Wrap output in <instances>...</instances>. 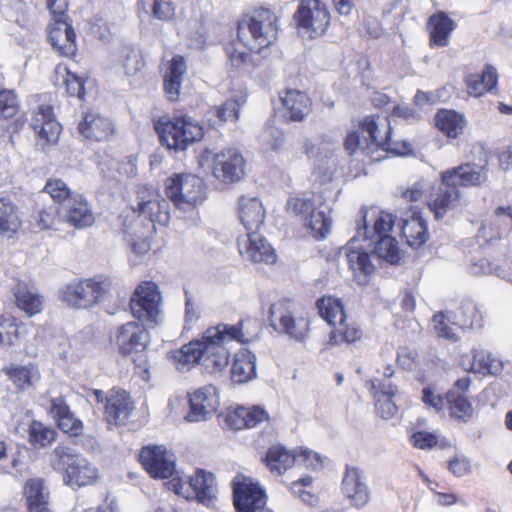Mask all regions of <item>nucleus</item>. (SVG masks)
I'll list each match as a JSON object with an SVG mask.
<instances>
[{"label": "nucleus", "instance_id": "nucleus-1", "mask_svg": "<svg viewBox=\"0 0 512 512\" xmlns=\"http://www.w3.org/2000/svg\"><path fill=\"white\" fill-rule=\"evenodd\" d=\"M257 326L252 319L241 320L235 325L219 324L208 328L200 340L191 341L179 350L169 352V358L179 371L190 370L200 362L208 373L222 371L228 364V345L237 341L246 343L255 335L250 328Z\"/></svg>", "mask_w": 512, "mask_h": 512}, {"label": "nucleus", "instance_id": "nucleus-2", "mask_svg": "<svg viewBox=\"0 0 512 512\" xmlns=\"http://www.w3.org/2000/svg\"><path fill=\"white\" fill-rule=\"evenodd\" d=\"M392 129L387 117L366 116L357 130L350 132L345 139V149L350 155L371 156L379 149L403 156L412 151L407 141H393Z\"/></svg>", "mask_w": 512, "mask_h": 512}, {"label": "nucleus", "instance_id": "nucleus-3", "mask_svg": "<svg viewBox=\"0 0 512 512\" xmlns=\"http://www.w3.org/2000/svg\"><path fill=\"white\" fill-rule=\"evenodd\" d=\"M480 181L476 164L466 163L441 173V185L431 193L428 206L436 219H441L449 210L456 208L460 201L458 186H473Z\"/></svg>", "mask_w": 512, "mask_h": 512}, {"label": "nucleus", "instance_id": "nucleus-4", "mask_svg": "<svg viewBox=\"0 0 512 512\" xmlns=\"http://www.w3.org/2000/svg\"><path fill=\"white\" fill-rule=\"evenodd\" d=\"M277 17L268 8L255 9L238 24V41L253 52H260L277 39Z\"/></svg>", "mask_w": 512, "mask_h": 512}, {"label": "nucleus", "instance_id": "nucleus-5", "mask_svg": "<svg viewBox=\"0 0 512 512\" xmlns=\"http://www.w3.org/2000/svg\"><path fill=\"white\" fill-rule=\"evenodd\" d=\"M286 208L304 221L316 239L325 238L331 231L330 208L322 193L313 192L302 197L288 199Z\"/></svg>", "mask_w": 512, "mask_h": 512}, {"label": "nucleus", "instance_id": "nucleus-6", "mask_svg": "<svg viewBox=\"0 0 512 512\" xmlns=\"http://www.w3.org/2000/svg\"><path fill=\"white\" fill-rule=\"evenodd\" d=\"M113 340L122 355L132 356L140 378L149 380L150 363L146 348L150 342V336L146 328L137 322H127L117 328Z\"/></svg>", "mask_w": 512, "mask_h": 512}, {"label": "nucleus", "instance_id": "nucleus-7", "mask_svg": "<svg viewBox=\"0 0 512 512\" xmlns=\"http://www.w3.org/2000/svg\"><path fill=\"white\" fill-rule=\"evenodd\" d=\"M50 463L55 471L62 472L65 484L82 487L95 483L98 471L75 449L59 445L50 456Z\"/></svg>", "mask_w": 512, "mask_h": 512}, {"label": "nucleus", "instance_id": "nucleus-8", "mask_svg": "<svg viewBox=\"0 0 512 512\" xmlns=\"http://www.w3.org/2000/svg\"><path fill=\"white\" fill-rule=\"evenodd\" d=\"M271 326L289 337L301 341L309 329V315L306 308L293 300H279L269 311Z\"/></svg>", "mask_w": 512, "mask_h": 512}, {"label": "nucleus", "instance_id": "nucleus-9", "mask_svg": "<svg viewBox=\"0 0 512 512\" xmlns=\"http://www.w3.org/2000/svg\"><path fill=\"white\" fill-rule=\"evenodd\" d=\"M155 130L161 143L174 151H183L203 137L202 127L190 117L160 118Z\"/></svg>", "mask_w": 512, "mask_h": 512}, {"label": "nucleus", "instance_id": "nucleus-10", "mask_svg": "<svg viewBox=\"0 0 512 512\" xmlns=\"http://www.w3.org/2000/svg\"><path fill=\"white\" fill-rule=\"evenodd\" d=\"M166 194L175 208L182 211L194 210L206 198L203 180L191 174H178L167 179Z\"/></svg>", "mask_w": 512, "mask_h": 512}, {"label": "nucleus", "instance_id": "nucleus-11", "mask_svg": "<svg viewBox=\"0 0 512 512\" xmlns=\"http://www.w3.org/2000/svg\"><path fill=\"white\" fill-rule=\"evenodd\" d=\"M110 283L98 278L74 280L60 290V299L74 308H88L96 304L109 290Z\"/></svg>", "mask_w": 512, "mask_h": 512}, {"label": "nucleus", "instance_id": "nucleus-12", "mask_svg": "<svg viewBox=\"0 0 512 512\" xmlns=\"http://www.w3.org/2000/svg\"><path fill=\"white\" fill-rule=\"evenodd\" d=\"M130 308L139 321L157 324L161 320V294L154 282L145 281L136 288Z\"/></svg>", "mask_w": 512, "mask_h": 512}, {"label": "nucleus", "instance_id": "nucleus-13", "mask_svg": "<svg viewBox=\"0 0 512 512\" xmlns=\"http://www.w3.org/2000/svg\"><path fill=\"white\" fill-rule=\"evenodd\" d=\"M294 17L299 32L308 38L321 36L330 23L329 12L319 0H303Z\"/></svg>", "mask_w": 512, "mask_h": 512}, {"label": "nucleus", "instance_id": "nucleus-14", "mask_svg": "<svg viewBox=\"0 0 512 512\" xmlns=\"http://www.w3.org/2000/svg\"><path fill=\"white\" fill-rule=\"evenodd\" d=\"M246 162L242 153L235 148L223 149L212 157V174L224 184H234L245 176Z\"/></svg>", "mask_w": 512, "mask_h": 512}, {"label": "nucleus", "instance_id": "nucleus-15", "mask_svg": "<svg viewBox=\"0 0 512 512\" xmlns=\"http://www.w3.org/2000/svg\"><path fill=\"white\" fill-rule=\"evenodd\" d=\"M177 494L186 498L194 497L199 502L209 505L217 494L216 480L212 473L205 470H197L186 480H179L174 484Z\"/></svg>", "mask_w": 512, "mask_h": 512}, {"label": "nucleus", "instance_id": "nucleus-16", "mask_svg": "<svg viewBox=\"0 0 512 512\" xmlns=\"http://www.w3.org/2000/svg\"><path fill=\"white\" fill-rule=\"evenodd\" d=\"M234 506L238 512H257L266 505V494L258 483L244 475L233 480Z\"/></svg>", "mask_w": 512, "mask_h": 512}, {"label": "nucleus", "instance_id": "nucleus-17", "mask_svg": "<svg viewBox=\"0 0 512 512\" xmlns=\"http://www.w3.org/2000/svg\"><path fill=\"white\" fill-rule=\"evenodd\" d=\"M140 462L153 478L167 479L175 472V456L161 445L143 447L139 454Z\"/></svg>", "mask_w": 512, "mask_h": 512}, {"label": "nucleus", "instance_id": "nucleus-18", "mask_svg": "<svg viewBox=\"0 0 512 512\" xmlns=\"http://www.w3.org/2000/svg\"><path fill=\"white\" fill-rule=\"evenodd\" d=\"M138 209L141 215L146 216L150 222L165 226L170 219V204L167 199L160 196L154 187L139 186Z\"/></svg>", "mask_w": 512, "mask_h": 512}, {"label": "nucleus", "instance_id": "nucleus-19", "mask_svg": "<svg viewBox=\"0 0 512 512\" xmlns=\"http://www.w3.org/2000/svg\"><path fill=\"white\" fill-rule=\"evenodd\" d=\"M341 490L349 504L356 509L365 507L371 499L367 476L362 469L355 466H346Z\"/></svg>", "mask_w": 512, "mask_h": 512}, {"label": "nucleus", "instance_id": "nucleus-20", "mask_svg": "<svg viewBox=\"0 0 512 512\" xmlns=\"http://www.w3.org/2000/svg\"><path fill=\"white\" fill-rule=\"evenodd\" d=\"M359 237H361L360 229L357 230V235L341 249L340 253H344L356 282L360 285H365L368 283V278L373 274L375 265L372 263L367 249L362 245H358Z\"/></svg>", "mask_w": 512, "mask_h": 512}, {"label": "nucleus", "instance_id": "nucleus-21", "mask_svg": "<svg viewBox=\"0 0 512 512\" xmlns=\"http://www.w3.org/2000/svg\"><path fill=\"white\" fill-rule=\"evenodd\" d=\"M240 255L254 263L274 264L277 256L273 247L258 233V230L247 231L238 238Z\"/></svg>", "mask_w": 512, "mask_h": 512}, {"label": "nucleus", "instance_id": "nucleus-22", "mask_svg": "<svg viewBox=\"0 0 512 512\" xmlns=\"http://www.w3.org/2000/svg\"><path fill=\"white\" fill-rule=\"evenodd\" d=\"M190 409L185 420L200 422L208 420L217 410L219 398L216 387L207 385L189 394Z\"/></svg>", "mask_w": 512, "mask_h": 512}, {"label": "nucleus", "instance_id": "nucleus-23", "mask_svg": "<svg viewBox=\"0 0 512 512\" xmlns=\"http://www.w3.org/2000/svg\"><path fill=\"white\" fill-rule=\"evenodd\" d=\"M63 222L77 229L90 227L94 224L95 217L91 205L85 197L79 193L70 196L61 204Z\"/></svg>", "mask_w": 512, "mask_h": 512}, {"label": "nucleus", "instance_id": "nucleus-24", "mask_svg": "<svg viewBox=\"0 0 512 512\" xmlns=\"http://www.w3.org/2000/svg\"><path fill=\"white\" fill-rule=\"evenodd\" d=\"M31 127L45 144H55L61 133V125L56 120L51 105H39L33 111Z\"/></svg>", "mask_w": 512, "mask_h": 512}, {"label": "nucleus", "instance_id": "nucleus-25", "mask_svg": "<svg viewBox=\"0 0 512 512\" xmlns=\"http://www.w3.org/2000/svg\"><path fill=\"white\" fill-rule=\"evenodd\" d=\"M48 37L52 47L61 56L70 57L76 53V34L66 17L54 19V22L50 24Z\"/></svg>", "mask_w": 512, "mask_h": 512}, {"label": "nucleus", "instance_id": "nucleus-26", "mask_svg": "<svg viewBox=\"0 0 512 512\" xmlns=\"http://www.w3.org/2000/svg\"><path fill=\"white\" fill-rule=\"evenodd\" d=\"M363 226L359 227L363 240H376L381 236L389 235L394 220L391 214L378 211L376 208H362Z\"/></svg>", "mask_w": 512, "mask_h": 512}, {"label": "nucleus", "instance_id": "nucleus-27", "mask_svg": "<svg viewBox=\"0 0 512 512\" xmlns=\"http://www.w3.org/2000/svg\"><path fill=\"white\" fill-rule=\"evenodd\" d=\"M470 384V377L460 378L455 382L454 387L450 389L445 396L449 415L459 421H467L473 413L471 404L464 396V393L468 390Z\"/></svg>", "mask_w": 512, "mask_h": 512}, {"label": "nucleus", "instance_id": "nucleus-28", "mask_svg": "<svg viewBox=\"0 0 512 512\" xmlns=\"http://www.w3.org/2000/svg\"><path fill=\"white\" fill-rule=\"evenodd\" d=\"M283 117L289 121H302L311 111V100L299 90L288 89L280 95Z\"/></svg>", "mask_w": 512, "mask_h": 512}, {"label": "nucleus", "instance_id": "nucleus-29", "mask_svg": "<svg viewBox=\"0 0 512 512\" xmlns=\"http://www.w3.org/2000/svg\"><path fill=\"white\" fill-rule=\"evenodd\" d=\"M133 410L126 391L110 390L106 397L105 418L110 424H124Z\"/></svg>", "mask_w": 512, "mask_h": 512}, {"label": "nucleus", "instance_id": "nucleus-30", "mask_svg": "<svg viewBox=\"0 0 512 512\" xmlns=\"http://www.w3.org/2000/svg\"><path fill=\"white\" fill-rule=\"evenodd\" d=\"M29 512H49L50 492L43 479L32 478L25 482L23 488Z\"/></svg>", "mask_w": 512, "mask_h": 512}, {"label": "nucleus", "instance_id": "nucleus-31", "mask_svg": "<svg viewBox=\"0 0 512 512\" xmlns=\"http://www.w3.org/2000/svg\"><path fill=\"white\" fill-rule=\"evenodd\" d=\"M239 219L247 231L259 230L265 219V210L256 197L242 196L239 199Z\"/></svg>", "mask_w": 512, "mask_h": 512}, {"label": "nucleus", "instance_id": "nucleus-32", "mask_svg": "<svg viewBox=\"0 0 512 512\" xmlns=\"http://www.w3.org/2000/svg\"><path fill=\"white\" fill-rule=\"evenodd\" d=\"M187 71L185 60L182 56H174L164 76V91L170 101L179 98L182 79Z\"/></svg>", "mask_w": 512, "mask_h": 512}, {"label": "nucleus", "instance_id": "nucleus-33", "mask_svg": "<svg viewBox=\"0 0 512 512\" xmlns=\"http://www.w3.org/2000/svg\"><path fill=\"white\" fill-rule=\"evenodd\" d=\"M256 377V356L242 348L236 353L231 367V378L235 383H246Z\"/></svg>", "mask_w": 512, "mask_h": 512}, {"label": "nucleus", "instance_id": "nucleus-34", "mask_svg": "<svg viewBox=\"0 0 512 512\" xmlns=\"http://www.w3.org/2000/svg\"><path fill=\"white\" fill-rule=\"evenodd\" d=\"M401 231L410 247L419 248L428 240L427 224L420 213L414 212L410 218L403 219Z\"/></svg>", "mask_w": 512, "mask_h": 512}, {"label": "nucleus", "instance_id": "nucleus-35", "mask_svg": "<svg viewBox=\"0 0 512 512\" xmlns=\"http://www.w3.org/2000/svg\"><path fill=\"white\" fill-rule=\"evenodd\" d=\"M428 27L431 42L436 46L445 47L455 28V22L445 12L440 11L429 17Z\"/></svg>", "mask_w": 512, "mask_h": 512}, {"label": "nucleus", "instance_id": "nucleus-36", "mask_svg": "<svg viewBox=\"0 0 512 512\" xmlns=\"http://www.w3.org/2000/svg\"><path fill=\"white\" fill-rule=\"evenodd\" d=\"M79 132L87 139L101 141L112 132V124L109 119L91 112L79 124Z\"/></svg>", "mask_w": 512, "mask_h": 512}, {"label": "nucleus", "instance_id": "nucleus-37", "mask_svg": "<svg viewBox=\"0 0 512 512\" xmlns=\"http://www.w3.org/2000/svg\"><path fill=\"white\" fill-rule=\"evenodd\" d=\"M16 305L27 315L33 316L43 309L42 297L34 287L25 283H18L14 292Z\"/></svg>", "mask_w": 512, "mask_h": 512}, {"label": "nucleus", "instance_id": "nucleus-38", "mask_svg": "<svg viewBox=\"0 0 512 512\" xmlns=\"http://www.w3.org/2000/svg\"><path fill=\"white\" fill-rule=\"evenodd\" d=\"M265 463L272 473L282 475L295 464V452L282 445H274L268 449Z\"/></svg>", "mask_w": 512, "mask_h": 512}, {"label": "nucleus", "instance_id": "nucleus-39", "mask_svg": "<svg viewBox=\"0 0 512 512\" xmlns=\"http://www.w3.org/2000/svg\"><path fill=\"white\" fill-rule=\"evenodd\" d=\"M266 419V411L257 406L251 408L239 407L228 417L230 425L235 430L253 428Z\"/></svg>", "mask_w": 512, "mask_h": 512}, {"label": "nucleus", "instance_id": "nucleus-40", "mask_svg": "<svg viewBox=\"0 0 512 512\" xmlns=\"http://www.w3.org/2000/svg\"><path fill=\"white\" fill-rule=\"evenodd\" d=\"M436 127L450 138L462 134L465 126L463 116L453 110H439L435 115Z\"/></svg>", "mask_w": 512, "mask_h": 512}, {"label": "nucleus", "instance_id": "nucleus-41", "mask_svg": "<svg viewBox=\"0 0 512 512\" xmlns=\"http://www.w3.org/2000/svg\"><path fill=\"white\" fill-rule=\"evenodd\" d=\"M20 226L21 221L15 205L7 198H0V236L10 238Z\"/></svg>", "mask_w": 512, "mask_h": 512}, {"label": "nucleus", "instance_id": "nucleus-42", "mask_svg": "<svg viewBox=\"0 0 512 512\" xmlns=\"http://www.w3.org/2000/svg\"><path fill=\"white\" fill-rule=\"evenodd\" d=\"M374 249L372 253L378 258L387 261L390 264H397L401 259V251L395 238L390 235L381 236L373 241Z\"/></svg>", "mask_w": 512, "mask_h": 512}, {"label": "nucleus", "instance_id": "nucleus-43", "mask_svg": "<svg viewBox=\"0 0 512 512\" xmlns=\"http://www.w3.org/2000/svg\"><path fill=\"white\" fill-rule=\"evenodd\" d=\"M320 316L330 325L337 326L346 319L344 308L339 299L324 297L317 302Z\"/></svg>", "mask_w": 512, "mask_h": 512}, {"label": "nucleus", "instance_id": "nucleus-44", "mask_svg": "<svg viewBox=\"0 0 512 512\" xmlns=\"http://www.w3.org/2000/svg\"><path fill=\"white\" fill-rule=\"evenodd\" d=\"M5 373L19 389H26L39 380V372L31 364L8 367L5 369Z\"/></svg>", "mask_w": 512, "mask_h": 512}, {"label": "nucleus", "instance_id": "nucleus-45", "mask_svg": "<svg viewBox=\"0 0 512 512\" xmlns=\"http://www.w3.org/2000/svg\"><path fill=\"white\" fill-rule=\"evenodd\" d=\"M35 222L41 230L57 229L63 222L61 205L51 204L43 208L37 214Z\"/></svg>", "mask_w": 512, "mask_h": 512}, {"label": "nucleus", "instance_id": "nucleus-46", "mask_svg": "<svg viewBox=\"0 0 512 512\" xmlns=\"http://www.w3.org/2000/svg\"><path fill=\"white\" fill-rule=\"evenodd\" d=\"M361 336L362 331L358 327L354 324H346L345 320H343L331 332L329 343L332 345L341 342L353 343L359 340Z\"/></svg>", "mask_w": 512, "mask_h": 512}, {"label": "nucleus", "instance_id": "nucleus-47", "mask_svg": "<svg viewBox=\"0 0 512 512\" xmlns=\"http://www.w3.org/2000/svg\"><path fill=\"white\" fill-rule=\"evenodd\" d=\"M120 60L124 72L128 76L135 75L143 67L139 51L130 46H124L120 49Z\"/></svg>", "mask_w": 512, "mask_h": 512}, {"label": "nucleus", "instance_id": "nucleus-48", "mask_svg": "<svg viewBox=\"0 0 512 512\" xmlns=\"http://www.w3.org/2000/svg\"><path fill=\"white\" fill-rule=\"evenodd\" d=\"M259 143L264 150H278L285 140L282 130L273 126L266 125L258 137Z\"/></svg>", "mask_w": 512, "mask_h": 512}, {"label": "nucleus", "instance_id": "nucleus-49", "mask_svg": "<svg viewBox=\"0 0 512 512\" xmlns=\"http://www.w3.org/2000/svg\"><path fill=\"white\" fill-rule=\"evenodd\" d=\"M55 434V430L38 421H33L29 427V441L40 447L51 444L55 439Z\"/></svg>", "mask_w": 512, "mask_h": 512}, {"label": "nucleus", "instance_id": "nucleus-50", "mask_svg": "<svg viewBox=\"0 0 512 512\" xmlns=\"http://www.w3.org/2000/svg\"><path fill=\"white\" fill-rule=\"evenodd\" d=\"M44 192L51 196L56 205L63 204L70 196L76 194V192H72L68 185L61 179H49L44 186Z\"/></svg>", "mask_w": 512, "mask_h": 512}, {"label": "nucleus", "instance_id": "nucleus-51", "mask_svg": "<svg viewBox=\"0 0 512 512\" xmlns=\"http://www.w3.org/2000/svg\"><path fill=\"white\" fill-rule=\"evenodd\" d=\"M245 46L239 47L237 43H231L226 48L229 64L232 68L244 69L251 64V55L247 52Z\"/></svg>", "mask_w": 512, "mask_h": 512}, {"label": "nucleus", "instance_id": "nucleus-52", "mask_svg": "<svg viewBox=\"0 0 512 512\" xmlns=\"http://www.w3.org/2000/svg\"><path fill=\"white\" fill-rule=\"evenodd\" d=\"M246 102L245 96H240L238 99H229L225 101L217 109V116L221 121L234 122L239 118V109Z\"/></svg>", "mask_w": 512, "mask_h": 512}, {"label": "nucleus", "instance_id": "nucleus-53", "mask_svg": "<svg viewBox=\"0 0 512 512\" xmlns=\"http://www.w3.org/2000/svg\"><path fill=\"white\" fill-rule=\"evenodd\" d=\"M18 338V325L11 316L0 317V343L13 345Z\"/></svg>", "mask_w": 512, "mask_h": 512}, {"label": "nucleus", "instance_id": "nucleus-54", "mask_svg": "<svg viewBox=\"0 0 512 512\" xmlns=\"http://www.w3.org/2000/svg\"><path fill=\"white\" fill-rule=\"evenodd\" d=\"M19 108L18 99L12 90L0 91V117L11 118Z\"/></svg>", "mask_w": 512, "mask_h": 512}, {"label": "nucleus", "instance_id": "nucleus-55", "mask_svg": "<svg viewBox=\"0 0 512 512\" xmlns=\"http://www.w3.org/2000/svg\"><path fill=\"white\" fill-rule=\"evenodd\" d=\"M334 167L335 163L331 158H323L319 160L312 173L313 181L319 182L320 184L330 182L333 177Z\"/></svg>", "mask_w": 512, "mask_h": 512}, {"label": "nucleus", "instance_id": "nucleus-56", "mask_svg": "<svg viewBox=\"0 0 512 512\" xmlns=\"http://www.w3.org/2000/svg\"><path fill=\"white\" fill-rule=\"evenodd\" d=\"M294 452L295 464L297 465L310 469H317L322 465L320 456L311 450L298 448L294 449Z\"/></svg>", "mask_w": 512, "mask_h": 512}, {"label": "nucleus", "instance_id": "nucleus-57", "mask_svg": "<svg viewBox=\"0 0 512 512\" xmlns=\"http://www.w3.org/2000/svg\"><path fill=\"white\" fill-rule=\"evenodd\" d=\"M390 396H375L377 414L383 419L392 418L397 412V405Z\"/></svg>", "mask_w": 512, "mask_h": 512}, {"label": "nucleus", "instance_id": "nucleus-58", "mask_svg": "<svg viewBox=\"0 0 512 512\" xmlns=\"http://www.w3.org/2000/svg\"><path fill=\"white\" fill-rule=\"evenodd\" d=\"M433 327L435 329L436 334L441 338H446L448 340L456 341V335L451 326H449L446 316L444 313L439 312L433 316L432 319Z\"/></svg>", "mask_w": 512, "mask_h": 512}, {"label": "nucleus", "instance_id": "nucleus-59", "mask_svg": "<svg viewBox=\"0 0 512 512\" xmlns=\"http://www.w3.org/2000/svg\"><path fill=\"white\" fill-rule=\"evenodd\" d=\"M504 369V363L501 359L491 353L482 355V376H498Z\"/></svg>", "mask_w": 512, "mask_h": 512}, {"label": "nucleus", "instance_id": "nucleus-60", "mask_svg": "<svg viewBox=\"0 0 512 512\" xmlns=\"http://www.w3.org/2000/svg\"><path fill=\"white\" fill-rule=\"evenodd\" d=\"M152 15L158 20L169 21L174 17L170 0H152Z\"/></svg>", "mask_w": 512, "mask_h": 512}, {"label": "nucleus", "instance_id": "nucleus-61", "mask_svg": "<svg viewBox=\"0 0 512 512\" xmlns=\"http://www.w3.org/2000/svg\"><path fill=\"white\" fill-rule=\"evenodd\" d=\"M58 427L65 433H69L72 436H77L82 431V422L75 417L71 411L66 416L61 417L57 422Z\"/></svg>", "mask_w": 512, "mask_h": 512}, {"label": "nucleus", "instance_id": "nucleus-62", "mask_svg": "<svg viewBox=\"0 0 512 512\" xmlns=\"http://www.w3.org/2000/svg\"><path fill=\"white\" fill-rule=\"evenodd\" d=\"M498 73L491 65H486L482 70V91L496 93L498 90Z\"/></svg>", "mask_w": 512, "mask_h": 512}, {"label": "nucleus", "instance_id": "nucleus-63", "mask_svg": "<svg viewBox=\"0 0 512 512\" xmlns=\"http://www.w3.org/2000/svg\"><path fill=\"white\" fill-rule=\"evenodd\" d=\"M370 385L369 389L374 393V396H390L396 397L398 390L389 380L380 383L378 380H371L367 382Z\"/></svg>", "mask_w": 512, "mask_h": 512}, {"label": "nucleus", "instance_id": "nucleus-64", "mask_svg": "<svg viewBox=\"0 0 512 512\" xmlns=\"http://www.w3.org/2000/svg\"><path fill=\"white\" fill-rule=\"evenodd\" d=\"M66 72V78L63 80V83L66 87V91L71 96L81 97L83 94V82L76 75L71 73L67 68H64Z\"/></svg>", "mask_w": 512, "mask_h": 512}]
</instances>
